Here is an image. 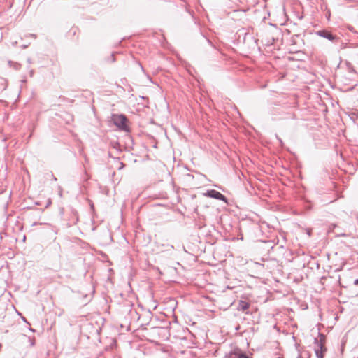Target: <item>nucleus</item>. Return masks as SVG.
Listing matches in <instances>:
<instances>
[{
    "instance_id": "obj_1",
    "label": "nucleus",
    "mask_w": 358,
    "mask_h": 358,
    "mask_svg": "<svg viewBox=\"0 0 358 358\" xmlns=\"http://www.w3.org/2000/svg\"><path fill=\"white\" fill-rule=\"evenodd\" d=\"M326 343V336L318 332L317 338L314 339V351L317 358H324V354L327 352Z\"/></svg>"
},
{
    "instance_id": "obj_2",
    "label": "nucleus",
    "mask_w": 358,
    "mask_h": 358,
    "mask_svg": "<svg viewBox=\"0 0 358 358\" xmlns=\"http://www.w3.org/2000/svg\"><path fill=\"white\" fill-rule=\"evenodd\" d=\"M111 120L120 131L124 132L130 131V128L127 124L128 119L124 114H113Z\"/></svg>"
},
{
    "instance_id": "obj_3",
    "label": "nucleus",
    "mask_w": 358,
    "mask_h": 358,
    "mask_svg": "<svg viewBox=\"0 0 358 358\" xmlns=\"http://www.w3.org/2000/svg\"><path fill=\"white\" fill-rule=\"evenodd\" d=\"M315 34L324 38L329 40V41L338 43L341 41V38L334 34L331 31L327 29H322L315 31Z\"/></svg>"
},
{
    "instance_id": "obj_4",
    "label": "nucleus",
    "mask_w": 358,
    "mask_h": 358,
    "mask_svg": "<svg viewBox=\"0 0 358 358\" xmlns=\"http://www.w3.org/2000/svg\"><path fill=\"white\" fill-rule=\"evenodd\" d=\"M224 358H252L245 352L238 347L234 348L228 353H226Z\"/></svg>"
},
{
    "instance_id": "obj_5",
    "label": "nucleus",
    "mask_w": 358,
    "mask_h": 358,
    "mask_svg": "<svg viewBox=\"0 0 358 358\" xmlns=\"http://www.w3.org/2000/svg\"><path fill=\"white\" fill-rule=\"evenodd\" d=\"M203 195L208 198L215 199L216 200L222 201L225 203H228V199L226 196L215 189H208Z\"/></svg>"
},
{
    "instance_id": "obj_6",
    "label": "nucleus",
    "mask_w": 358,
    "mask_h": 358,
    "mask_svg": "<svg viewBox=\"0 0 358 358\" xmlns=\"http://www.w3.org/2000/svg\"><path fill=\"white\" fill-rule=\"evenodd\" d=\"M250 306V304L248 301L240 300L238 301L237 310L238 311H242L245 313V314H249L248 309Z\"/></svg>"
},
{
    "instance_id": "obj_7",
    "label": "nucleus",
    "mask_w": 358,
    "mask_h": 358,
    "mask_svg": "<svg viewBox=\"0 0 358 358\" xmlns=\"http://www.w3.org/2000/svg\"><path fill=\"white\" fill-rule=\"evenodd\" d=\"M8 64L15 70H19L21 67V64L16 62L8 61Z\"/></svg>"
},
{
    "instance_id": "obj_8",
    "label": "nucleus",
    "mask_w": 358,
    "mask_h": 358,
    "mask_svg": "<svg viewBox=\"0 0 358 358\" xmlns=\"http://www.w3.org/2000/svg\"><path fill=\"white\" fill-rule=\"evenodd\" d=\"M111 145H112V147L113 148H115V150H117V151H118L119 152H121L122 151V150L121 148V145L120 144V143L118 141L111 142Z\"/></svg>"
},
{
    "instance_id": "obj_9",
    "label": "nucleus",
    "mask_w": 358,
    "mask_h": 358,
    "mask_svg": "<svg viewBox=\"0 0 358 358\" xmlns=\"http://www.w3.org/2000/svg\"><path fill=\"white\" fill-rule=\"evenodd\" d=\"M115 52H112L111 55L107 59V61L110 62H114L115 61Z\"/></svg>"
},
{
    "instance_id": "obj_10",
    "label": "nucleus",
    "mask_w": 358,
    "mask_h": 358,
    "mask_svg": "<svg viewBox=\"0 0 358 358\" xmlns=\"http://www.w3.org/2000/svg\"><path fill=\"white\" fill-rule=\"evenodd\" d=\"M151 317H152V313L149 310V311H148L147 315H145L146 320H148V322H146V324H149V321L151 320Z\"/></svg>"
},
{
    "instance_id": "obj_11",
    "label": "nucleus",
    "mask_w": 358,
    "mask_h": 358,
    "mask_svg": "<svg viewBox=\"0 0 358 358\" xmlns=\"http://www.w3.org/2000/svg\"><path fill=\"white\" fill-rule=\"evenodd\" d=\"M203 37L205 38V40L207 41V43L211 45L213 48H215V45H213V43L211 42V41L207 38H206L204 36H203Z\"/></svg>"
},
{
    "instance_id": "obj_12",
    "label": "nucleus",
    "mask_w": 358,
    "mask_h": 358,
    "mask_svg": "<svg viewBox=\"0 0 358 358\" xmlns=\"http://www.w3.org/2000/svg\"><path fill=\"white\" fill-rule=\"evenodd\" d=\"M28 338H29V340L30 341L31 346H34L35 345V339H34V338H31L29 337Z\"/></svg>"
},
{
    "instance_id": "obj_13",
    "label": "nucleus",
    "mask_w": 358,
    "mask_h": 358,
    "mask_svg": "<svg viewBox=\"0 0 358 358\" xmlns=\"http://www.w3.org/2000/svg\"><path fill=\"white\" fill-rule=\"evenodd\" d=\"M51 203H52V201H51V200L49 199L48 200V201H47V203H46V205H45V208H46L49 207V206L51 205Z\"/></svg>"
},
{
    "instance_id": "obj_14",
    "label": "nucleus",
    "mask_w": 358,
    "mask_h": 358,
    "mask_svg": "<svg viewBox=\"0 0 358 358\" xmlns=\"http://www.w3.org/2000/svg\"><path fill=\"white\" fill-rule=\"evenodd\" d=\"M295 37H299V35L296 34V35H294V36H293L292 37V42L294 44H295V43H296V41H295V39H294V38H295Z\"/></svg>"
},
{
    "instance_id": "obj_15",
    "label": "nucleus",
    "mask_w": 358,
    "mask_h": 358,
    "mask_svg": "<svg viewBox=\"0 0 358 358\" xmlns=\"http://www.w3.org/2000/svg\"><path fill=\"white\" fill-rule=\"evenodd\" d=\"M348 235L345 233H342L341 234H337L336 236L338 237H346Z\"/></svg>"
},
{
    "instance_id": "obj_16",
    "label": "nucleus",
    "mask_w": 358,
    "mask_h": 358,
    "mask_svg": "<svg viewBox=\"0 0 358 358\" xmlns=\"http://www.w3.org/2000/svg\"><path fill=\"white\" fill-rule=\"evenodd\" d=\"M34 71L33 69H31L29 71V75L31 77H33L34 76Z\"/></svg>"
},
{
    "instance_id": "obj_17",
    "label": "nucleus",
    "mask_w": 358,
    "mask_h": 358,
    "mask_svg": "<svg viewBox=\"0 0 358 358\" xmlns=\"http://www.w3.org/2000/svg\"><path fill=\"white\" fill-rule=\"evenodd\" d=\"M27 62L29 64H31L32 63V60L30 57H28L27 59Z\"/></svg>"
},
{
    "instance_id": "obj_18",
    "label": "nucleus",
    "mask_w": 358,
    "mask_h": 358,
    "mask_svg": "<svg viewBox=\"0 0 358 358\" xmlns=\"http://www.w3.org/2000/svg\"><path fill=\"white\" fill-rule=\"evenodd\" d=\"M349 30H350V31H352V32H356V31H355L354 27H352V26H350V27H349Z\"/></svg>"
},
{
    "instance_id": "obj_19",
    "label": "nucleus",
    "mask_w": 358,
    "mask_h": 358,
    "mask_svg": "<svg viewBox=\"0 0 358 358\" xmlns=\"http://www.w3.org/2000/svg\"><path fill=\"white\" fill-rule=\"evenodd\" d=\"M59 195L60 196H62V187H59Z\"/></svg>"
},
{
    "instance_id": "obj_20",
    "label": "nucleus",
    "mask_w": 358,
    "mask_h": 358,
    "mask_svg": "<svg viewBox=\"0 0 358 358\" xmlns=\"http://www.w3.org/2000/svg\"><path fill=\"white\" fill-rule=\"evenodd\" d=\"M22 320L26 322L27 324H29V322L27 321V320L24 317H22Z\"/></svg>"
},
{
    "instance_id": "obj_21",
    "label": "nucleus",
    "mask_w": 358,
    "mask_h": 358,
    "mask_svg": "<svg viewBox=\"0 0 358 358\" xmlns=\"http://www.w3.org/2000/svg\"><path fill=\"white\" fill-rule=\"evenodd\" d=\"M124 166H125V164L123 162H121L120 167L119 168V169H121L124 168Z\"/></svg>"
},
{
    "instance_id": "obj_22",
    "label": "nucleus",
    "mask_w": 358,
    "mask_h": 358,
    "mask_svg": "<svg viewBox=\"0 0 358 358\" xmlns=\"http://www.w3.org/2000/svg\"><path fill=\"white\" fill-rule=\"evenodd\" d=\"M354 285H358V278H357V279H355V280H354Z\"/></svg>"
},
{
    "instance_id": "obj_23",
    "label": "nucleus",
    "mask_w": 358,
    "mask_h": 358,
    "mask_svg": "<svg viewBox=\"0 0 358 358\" xmlns=\"http://www.w3.org/2000/svg\"><path fill=\"white\" fill-rule=\"evenodd\" d=\"M307 234L310 236H311V231L310 229L307 230Z\"/></svg>"
},
{
    "instance_id": "obj_24",
    "label": "nucleus",
    "mask_w": 358,
    "mask_h": 358,
    "mask_svg": "<svg viewBox=\"0 0 358 358\" xmlns=\"http://www.w3.org/2000/svg\"><path fill=\"white\" fill-rule=\"evenodd\" d=\"M24 208H27V209H33V207L31 206V205H29V206L25 207Z\"/></svg>"
},
{
    "instance_id": "obj_25",
    "label": "nucleus",
    "mask_w": 358,
    "mask_h": 358,
    "mask_svg": "<svg viewBox=\"0 0 358 358\" xmlns=\"http://www.w3.org/2000/svg\"><path fill=\"white\" fill-rule=\"evenodd\" d=\"M24 208H27V209H33V207L31 206V205H29V206L25 207Z\"/></svg>"
},
{
    "instance_id": "obj_26",
    "label": "nucleus",
    "mask_w": 358,
    "mask_h": 358,
    "mask_svg": "<svg viewBox=\"0 0 358 358\" xmlns=\"http://www.w3.org/2000/svg\"><path fill=\"white\" fill-rule=\"evenodd\" d=\"M34 204H35L36 206H40V205H41V203H40L39 201H36V202H35V203H34Z\"/></svg>"
},
{
    "instance_id": "obj_27",
    "label": "nucleus",
    "mask_w": 358,
    "mask_h": 358,
    "mask_svg": "<svg viewBox=\"0 0 358 358\" xmlns=\"http://www.w3.org/2000/svg\"><path fill=\"white\" fill-rule=\"evenodd\" d=\"M90 208H91L92 210H94V203H90Z\"/></svg>"
},
{
    "instance_id": "obj_28",
    "label": "nucleus",
    "mask_w": 358,
    "mask_h": 358,
    "mask_svg": "<svg viewBox=\"0 0 358 358\" xmlns=\"http://www.w3.org/2000/svg\"><path fill=\"white\" fill-rule=\"evenodd\" d=\"M29 329L31 331H32V332H35V329H32V328H31V327H30Z\"/></svg>"
},
{
    "instance_id": "obj_29",
    "label": "nucleus",
    "mask_w": 358,
    "mask_h": 358,
    "mask_svg": "<svg viewBox=\"0 0 358 358\" xmlns=\"http://www.w3.org/2000/svg\"><path fill=\"white\" fill-rule=\"evenodd\" d=\"M141 98H142L143 99L148 100V97H146V96H142Z\"/></svg>"
},
{
    "instance_id": "obj_30",
    "label": "nucleus",
    "mask_w": 358,
    "mask_h": 358,
    "mask_svg": "<svg viewBox=\"0 0 358 358\" xmlns=\"http://www.w3.org/2000/svg\"><path fill=\"white\" fill-rule=\"evenodd\" d=\"M345 45H344L343 43H342V45H341V48H345Z\"/></svg>"
},
{
    "instance_id": "obj_31",
    "label": "nucleus",
    "mask_w": 358,
    "mask_h": 358,
    "mask_svg": "<svg viewBox=\"0 0 358 358\" xmlns=\"http://www.w3.org/2000/svg\"><path fill=\"white\" fill-rule=\"evenodd\" d=\"M277 138H278V139L279 140V141L280 142V143L282 144V139H280V138H278V137H277Z\"/></svg>"
},
{
    "instance_id": "obj_32",
    "label": "nucleus",
    "mask_w": 358,
    "mask_h": 358,
    "mask_svg": "<svg viewBox=\"0 0 358 358\" xmlns=\"http://www.w3.org/2000/svg\"><path fill=\"white\" fill-rule=\"evenodd\" d=\"M53 180L56 181L57 180V178L53 176Z\"/></svg>"
},
{
    "instance_id": "obj_33",
    "label": "nucleus",
    "mask_w": 358,
    "mask_h": 358,
    "mask_svg": "<svg viewBox=\"0 0 358 358\" xmlns=\"http://www.w3.org/2000/svg\"><path fill=\"white\" fill-rule=\"evenodd\" d=\"M297 358H301V355L299 354V355L297 356Z\"/></svg>"
},
{
    "instance_id": "obj_34",
    "label": "nucleus",
    "mask_w": 358,
    "mask_h": 358,
    "mask_svg": "<svg viewBox=\"0 0 358 358\" xmlns=\"http://www.w3.org/2000/svg\"><path fill=\"white\" fill-rule=\"evenodd\" d=\"M85 162H87V157H86V156H85Z\"/></svg>"
},
{
    "instance_id": "obj_35",
    "label": "nucleus",
    "mask_w": 358,
    "mask_h": 358,
    "mask_svg": "<svg viewBox=\"0 0 358 358\" xmlns=\"http://www.w3.org/2000/svg\"><path fill=\"white\" fill-rule=\"evenodd\" d=\"M325 278H326V277L323 276V277L321 278V280H323V279H325Z\"/></svg>"
},
{
    "instance_id": "obj_36",
    "label": "nucleus",
    "mask_w": 358,
    "mask_h": 358,
    "mask_svg": "<svg viewBox=\"0 0 358 358\" xmlns=\"http://www.w3.org/2000/svg\"><path fill=\"white\" fill-rule=\"evenodd\" d=\"M108 156H109V157H111V154H110V152H108Z\"/></svg>"
}]
</instances>
